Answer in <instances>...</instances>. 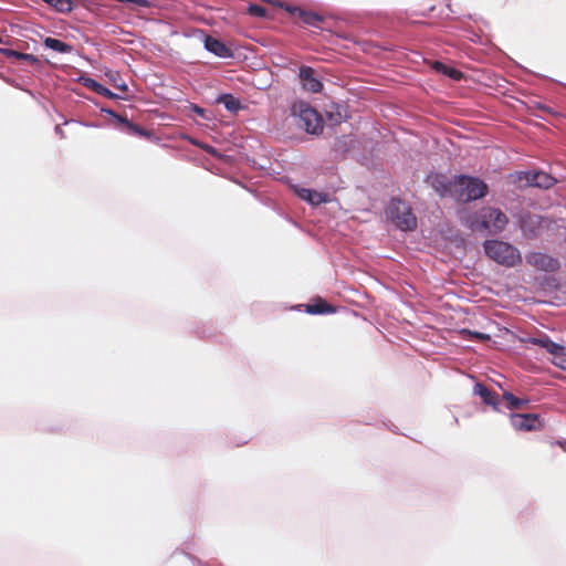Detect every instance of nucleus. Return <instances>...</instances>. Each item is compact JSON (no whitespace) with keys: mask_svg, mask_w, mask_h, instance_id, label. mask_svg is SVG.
I'll list each match as a JSON object with an SVG mask.
<instances>
[{"mask_svg":"<svg viewBox=\"0 0 566 566\" xmlns=\"http://www.w3.org/2000/svg\"><path fill=\"white\" fill-rule=\"evenodd\" d=\"M488 186L476 177L465 175L453 178L452 198L457 201L468 202L485 196Z\"/></svg>","mask_w":566,"mask_h":566,"instance_id":"f257e3e1","label":"nucleus"},{"mask_svg":"<svg viewBox=\"0 0 566 566\" xmlns=\"http://www.w3.org/2000/svg\"><path fill=\"white\" fill-rule=\"evenodd\" d=\"M485 254L494 262L506 266L514 268L522 261L521 252L509 242L500 240H486L483 243Z\"/></svg>","mask_w":566,"mask_h":566,"instance_id":"f03ea898","label":"nucleus"},{"mask_svg":"<svg viewBox=\"0 0 566 566\" xmlns=\"http://www.w3.org/2000/svg\"><path fill=\"white\" fill-rule=\"evenodd\" d=\"M292 113L298 118V126L306 133L317 135L323 132L324 122L316 109L305 102H297L292 107Z\"/></svg>","mask_w":566,"mask_h":566,"instance_id":"7ed1b4c3","label":"nucleus"},{"mask_svg":"<svg viewBox=\"0 0 566 566\" xmlns=\"http://www.w3.org/2000/svg\"><path fill=\"white\" fill-rule=\"evenodd\" d=\"M386 213L394 224L402 231H410L417 227V219L410 207L400 199H392Z\"/></svg>","mask_w":566,"mask_h":566,"instance_id":"20e7f679","label":"nucleus"},{"mask_svg":"<svg viewBox=\"0 0 566 566\" xmlns=\"http://www.w3.org/2000/svg\"><path fill=\"white\" fill-rule=\"evenodd\" d=\"M524 342L544 348L552 355L553 364L566 370V353L563 345L553 342L546 334H542L537 337H527Z\"/></svg>","mask_w":566,"mask_h":566,"instance_id":"39448f33","label":"nucleus"},{"mask_svg":"<svg viewBox=\"0 0 566 566\" xmlns=\"http://www.w3.org/2000/svg\"><path fill=\"white\" fill-rule=\"evenodd\" d=\"M485 405L499 409L501 397L497 391H476ZM502 399L506 400L509 409H525L528 406V399L517 398L511 391H503Z\"/></svg>","mask_w":566,"mask_h":566,"instance_id":"423d86ee","label":"nucleus"},{"mask_svg":"<svg viewBox=\"0 0 566 566\" xmlns=\"http://www.w3.org/2000/svg\"><path fill=\"white\" fill-rule=\"evenodd\" d=\"M482 218L483 221H485L484 231H488L492 234L502 232L509 222V219L504 212L497 208L492 207L482 208Z\"/></svg>","mask_w":566,"mask_h":566,"instance_id":"0eeeda50","label":"nucleus"},{"mask_svg":"<svg viewBox=\"0 0 566 566\" xmlns=\"http://www.w3.org/2000/svg\"><path fill=\"white\" fill-rule=\"evenodd\" d=\"M525 260L531 266L543 272H556L560 266L558 259L543 252H531L525 255Z\"/></svg>","mask_w":566,"mask_h":566,"instance_id":"6e6552de","label":"nucleus"},{"mask_svg":"<svg viewBox=\"0 0 566 566\" xmlns=\"http://www.w3.org/2000/svg\"><path fill=\"white\" fill-rule=\"evenodd\" d=\"M511 422L514 429L520 431H538L544 428V423L536 413H513Z\"/></svg>","mask_w":566,"mask_h":566,"instance_id":"1a4fd4ad","label":"nucleus"},{"mask_svg":"<svg viewBox=\"0 0 566 566\" xmlns=\"http://www.w3.org/2000/svg\"><path fill=\"white\" fill-rule=\"evenodd\" d=\"M518 180H525L526 186L548 189L555 184V178L544 171L520 172Z\"/></svg>","mask_w":566,"mask_h":566,"instance_id":"9d476101","label":"nucleus"},{"mask_svg":"<svg viewBox=\"0 0 566 566\" xmlns=\"http://www.w3.org/2000/svg\"><path fill=\"white\" fill-rule=\"evenodd\" d=\"M298 77L302 87L311 93H319L323 90V83L315 74L314 69L303 65L298 70Z\"/></svg>","mask_w":566,"mask_h":566,"instance_id":"9b49d317","label":"nucleus"},{"mask_svg":"<svg viewBox=\"0 0 566 566\" xmlns=\"http://www.w3.org/2000/svg\"><path fill=\"white\" fill-rule=\"evenodd\" d=\"M203 45L207 51L214 54L218 57L221 59H230L233 57L232 50L227 46L222 41L211 36L206 35L203 40Z\"/></svg>","mask_w":566,"mask_h":566,"instance_id":"f8f14e48","label":"nucleus"},{"mask_svg":"<svg viewBox=\"0 0 566 566\" xmlns=\"http://www.w3.org/2000/svg\"><path fill=\"white\" fill-rule=\"evenodd\" d=\"M293 190L298 198L308 202L312 206H318L323 202L329 201L328 196L324 192H318L316 190H312L300 186H294Z\"/></svg>","mask_w":566,"mask_h":566,"instance_id":"ddd939ff","label":"nucleus"},{"mask_svg":"<svg viewBox=\"0 0 566 566\" xmlns=\"http://www.w3.org/2000/svg\"><path fill=\"white\" fill-rule=\"evenodd\" d=\"M285 10L293 15H297L300 20L308 27L318 28L319 23L324 20L323 17L317 14L316 12L306 11L298 7L286 6Z\"/></svg>","mask_w":566,"mask_h":566,"instance_id":"4468645a","label":"nucleus"},{"mask_svg":"<svg viewBox=\"0 0 566 566\" xmlns=\"http://www.w3.org/2000/svg\"><path fill=\"white\" fill-rule=\"evenodd\" d=\"M461 222L471 229L472 231L484 232L485 221L482 218V209L476 212H470L467 210L460 211Z\"/></svg>","mask_w":566,"mask_h":566,"instance_id":"2eb2a0df","label":"nucleus"},{"mask_svg":"<svg viewBox=\"0 0 566 566\" xmlns=\"http://www.w3.org/2000/svg\"><path fill=\"white\" fill-rule=\"evenodd\" d=\"M432 187L440 196L452 197L453 179L449 180L447 177L442 175H437L432 177Z\"/></svg>","mask_w":566,"mask_h":566,"instance_id":"dca6fc26","label":"nucleus"},{"mask_svg":"<svg viewBox=\"0 0 566 566\" xmlns=\"http://www.w3.org/2000/svg\"><path fill=\"white\" fill-rule=\"evenodd\" d=\"M107 114H109L112 117L115 118V120L118 123V125L124 126V129L127 133H133L137 135H144V130L139 128L138 126L134 125L133 123L128 122L126 118L122 117L120 115L116 114L115 112L111 109H104Z\"/></svg>","mask_w":566,"mask_h":566,"instance_id":"f3484780","label":"nucleus"},{"mask_svg":"<svg viewBox=\"0 0 566 566\" xmlns=\"http://www.w3.org/2000/svg\"><path fill=\"white\" fill-rule=\"evenodd\" d=\"M44 45H45V48L53 50L55 52H59V53H70L73 50L72 45H70L59 39L50 38V36L44 39Z\"/></svg>","mask_w":566,"mask_h":566,"instance_id":"a211bd4d","label":"nucleus"},{"mask_svg":"<svg viewBox=\"0 0 566 566\" xmlns=\"http://www.w3.org/2000/svg\"><path fill=\"white\" fill-rule=\"evenodd\" d=\"M84 85L88 88H92L94 92H96L105 97H108L111 99L118 98L117 94L113 93L107 87L103 86L102 84H99L98 82H96L93 78H85Z\"/></svg>","mask_w":566,"mask_h":566,"instance_id":"6ab92c4d","label":"nucleus"},{"mask_svg":"<svg viewBox=\"0 0 566 566\" xmlns=\"http://www.w3.org/2000/svg\"><path fill=\"white\" fill-rule=\"evenodd\" d=\"M306 312L312 315H317L334 313L335 310L327 303L319 300L316 303L307 304Z\"/></svg>","mask_w":566,"mask_h":566,"instance_id":"aec40b11","label":"nucleus"},{"mask_svg":"<svg viewBox=\"0 0 566 566\" xmlns=\"http://www.w3.org/2000/svg\"><path fill=\"white\" fill-rule=\"evenodd\" d=\"M434 70L439 73H442V74L449 76L450 78H453V80H460L462 77V73L460 71H458L453 67H450L442 62H436Z\"/></svg>","mask_w":566,"mask_h":566,"instance_id":"412c9836","label":"nucleus"},{"mask_svg":"<svg viewBox=\"0 0 566 566\" xmlns=\"http://www.w3.org/2000/svg\"><path fill=\"white\" fill-rule=\"evenodd\" d=\"M219 102L224 105V107L231 112L237 113L241 108L240 101L233 97L231 94H224L219 98Z\"/></svg>","mask_w":566,"mask_h":566,"instance_id":"4be33fe9","label":"nucleus"},{"mask_svg":"<svg viewBox=\"0 0 566 566\" xmlns=\"http://www.w3.org/2000/svg\"><path fill=\"white\" fill-rule=\"evenodd\" d=\"M528 223H531L532 226L533 224H539L541 223V218L535 216V217H530L527 220H524L522 222V230L523 232L530 237V238H534L537 235V232L533 229V228H528Z\"/></svg>","mask_w":566,"mask_h":566,"instance_id":"5701e85b","label":"nucleus"},{"mask_svg":"<svg viewBox=\"0 0 566 566\" xmlns=\"http://www.w3.org/2000/svg\"><path fill=\"white\" fill-rule=\"evenodd\" d=\"M6 52H7L8 56H14V57L23 60L30 64H39L40 63L39 59L36 56H34L33 54L20 53V52L13 51V50H7Z\"/></svg>","mask_w":566,"mask_h":566,"instance_id":"b1692460","label":"nucleus"},{"mask_svg":"<svg viewBox=\"0 0 566 566\" xmlns=\"http://www.w3.org/2000/svg\"><path fill=\"white\" fill-rule=\"evenodd\" d=\"M461 334L463 335V337L465 339H469V340L485 342V340H490V338H491L489 334L472 332L469 329H462Z\"/></svg>","mask_w":566,"mask_h":566,"instance_id":"393cba45","label":"nucleus"},{"mask_svg":"<svg viewBox=\"0 0 566 566\" xmlns=\"http://www.w3.org/2000/svg\"><path fill=\"white\" fill-rule=\"evenodd\" d=\"M249 12L252 15L260 17V18H264L266 15V9L259 4H251L249 7Z\"/></svg>","mask_w":566,"mask_h":566,"instance_id":"a878e982","label":"nucleus"},{"mask_svg":"<svg viewBox=\"0 0 566 566\" xmlns=\"http://www.w3.org/2000/svg\"><path fill=\"white\" fill-rule=\"evenodd\" d=\"M193 144L197 145V143H193ZM198 146H200L202 149H205L207 153H209L211 155H216L217 154L216 149L212 146L200 145V144H198Z\"/></svg>","mask_w":566,"mask_h":566,"instance_id":"bb28decb","label":"nucleus"},{"mask_svg":"<svg viewBox=\"0 0 566 566\" xmlns=\"http://www.w3.org/2000/svg\"><path fill=\"white\" fill-rule=\"evenodd\" d=\"M130 3H135V4H137L139 7H144V8L148 7V4H149L147 0H130Z\"/></svg>","mask_w":566,"mask_h":566,"instance_id":"cd10ccee","label":"nucleus"},{"mask_svg":"<svg viewBox=\"0 0 566 566\" xmlns=\"http://www.w3.org/2000/svg\"><path fill=\"white\" fill-rule=\"evenodd\" d=\"M192 111H193L196 114H198L199 116H202V117L205 116V109H203V108H201V107H199V106H197V105H193V106H192Z\"/></svg>","mask_w":566,"mask_h":566,"instance_id":"c85d7f7f","label":"nucleus"},{"mask_svg":"<svg viewBox=\"0 0 566 566\" xmlns=\"http://www.w3.org/2000/svg\"><path fill=\"white\" fill-rule=\"evenodd\" d=\"M115 87L122 90L123 92L127 91V85L124 82H120L119 84H115Z\"/></svg>","mask_w":566,"mask_h":566,"instance_id":"c756f323","label":"nucleus"},{"mask_svg":"<svg viewBox=\"0 0 566 566\" xmlns=\"http://www.w3.org/2000/svg\"><path fill=\"white\" fill-rule=\"evenodd\" d=\"M473 389L481 390V389H486V388L482 384L475 382Z\"/></svg>","mask_w":566,"mask_h":566,"instance_id":"7c9ffc66","label":"nucleus"},{"mask_svg":"<svg viewBox=\"0 0 566 566\" xmlns=\"http://www.w3.org/2000/svg\"><path fill=\"white\" fill-rule=\"evenodd\" d=\"M556 444L566 451V441H557Z\"/></svg>","mask_w":566,"mask_h":566,"instance_id":"2f4dec72","label":"nucleus"},{"mask_svg":"<svg viewBox=\"0 0 566 566\" xmlns=\"http://www.w3.org/2000/svg\"><path fill=\"white\" fill-rule=\"evenodd\" d=\"M55 132H56V134H59L61 137H64V135H63V130L60 128V126H56V127H55Z\"/></svg>","mask_w":566,"mask_h":566,"instance_id":"473e14b6","label":"nucleus"},{"mask_svg":"<svg viewBox=\"0 0 566 566\" xmlns=\"http://www.w3.org/2000/svg\"><path fill=\"white\" fill-rule=\"evenodd\" d=\"M112 81L114 82V85L119 84V81H116L113 76H112Z\"/></svg>","mask_w":566,"mask_h":566,"instance_id":"72a5a7b5","label":"nucleus"}]
</instances>
